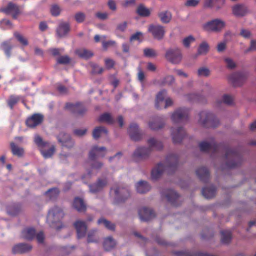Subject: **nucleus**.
<instances>
[{"label":"nucleus","instance_id":"nucleus-24","mask_svg":"<svg viewBox=\"0 0 256 256\" xmlns=\"http://www.w3.org/2000/svg\"><path fill=\"white\" fill-rule=\"evenodd\" d=\"M70 30V26L68 22H61L56 30V35L59 38L65 36Z\"/></svg>","mask_w":256,"mask_h":256},{"label":"nucleus","instance_id":"nucleus-26","mask_svg":"<svg viewBox=\"0 0 256 256\" xmlns=\"http://www.w3.org/2000/svg\"><path fill=\"white\" fill-rule=\"evenodd\" d=\"M164 123L160 117H156L152 120L148 124L150 128L153 130H158L162 128Z\"/></svg>","mask_w":256,"mask_h":256},{"label":"nucleus","instance_id":"nucleus-4","mask_svg":"<svg viewBox=\"0 0 256 256\" xmlns=\"http://www.w3.org/2000/svg\"><path fill=\"white\" fill-rule=\"evenodd\" d=\"M64 216V214L62 208L58 206H54L48 211L47 216V222L52 227L58 230L62 227V225L61 224L60 226H54V224L60 222Z\"/></svg>","mask_w":256,"mask_h":256},{"label":"nucleus","instance_id":"nucleus-3","mask_svg":"<svg viewBox=\"0 0 256 256\" xmlns=\"http://www.w3.org/2000/svg\"><path fill=\"white\" fill-rule=\"evenodd\" d=\"M148 142L149 148L139 147L136 149L132 154L134 159L138 160L145 158L149 156L152 148L160 150L163 148L162 142L156 140L154 138H150Z\"/></svg>","mask_w":256,"mask_h":256},{"label":"nucleus","instance_id":"nucleus-37","mask_svg":"<svg viewBox=\"0 0 256 256\" xmlns=\"http://www.w3.org/2000/svg\"><path fill=\"white\" fill-rule=\"evenodd\" d=\"M10 146L13 155L18 157H22L24 155V150L22 148L18 146L14 142H10Z\"/></svg>","mask_w":256,"mask_h":256},{"label":"nucleus","instance_id":"nucleus-50","mask_svg":"<svg viewBox=\"0 0 256 256\" xmlns=\"http://www.w3.org/2000/svg\"><path fill=\"white\" fill-rule=\"evenodd\" d=\"M198 74L200 76L207 77L210 74V70L206 67H202L198 69Z\"/></svg>","mask_w":256,"mask_h":256},{"label":"nucleus","instance_id":"nucleus-33","mask_svg":"<svg viewBox=\"0 0 256 256\" xmlns=\"http://www.w3.org/2000/svg\"><path fill=\"white\" fill-rule=\"evenodd\" d=\"M60 194V190L56 188H53L49 189L44 192V194L50 200H56Z\"/></svg>","mask_w":256,"mask_h":256},{"label":"nucleus","instance_id":"nucleus-64","mask_svg":"<svg viewBox=\"0 0 256 256\" xmlns=\"http://www.w3.org/2000/svg\"><path fill=\"white\" fill-rule=\"evenodd\" d=\"M96 16L100 20H104L108 18V14L107 12H98L96 14Z\"/></svg>","mask_w":256,"mask_h":256},{"label":"nucleus","instance_id":"nucleus-15","mask_svg":"<svg viewBox=\"0 0 256 256\" xmlns=\"http://www.w3.org/2000/svg\"><path fill=\"white\" fill-rule=\"evenodd\" d=\"M106 152V149L105 147H98L96 146H94L89 153V158L94 160L98 158L104 156Z\"/></svg>","mask_w":256,"mask_h":256},{"label":"nucleus","instance_id":"nucleus-22","mask_svg":"<svg viewBox=\"0 0 256 256\" xmlns=\"http://www.w3.org/2000/svg\"><path fill=\"white\" fill-rule=\"evenodd\" d=\"M107 184L108 180L106 178H98L96 182L89 186L90 192L92 193H96L102 190Z\"/></svg>","mask_w":256,"mask_h":256},{"label":"nucleus","instance_id":"nucleus-20","mask_svg":"<svg viewBox=\"0 0 256 256\" xmlns=\"http://www.w3.org/2000/svg\"><path fill=\"white\" fill-rule=\"evenodd\" d=\"M128 132L130 138L134 141H138L142 138V134L140 132L138 126L136 124H132L128 129Z\"/></svg>","mask_w":256,"mask_h":256},{"label":"nucleus","instance_id":"nucleus-6","mask_svg":"<svg viewBox=\"0 0 256 256\" xmlns=\"http://www.w3.org/2000/svg\"><path fill=\"white\" fill-rule=\"evenodd\" d=\"M189 116V110L186 108H180L172 114L171 118L174 123H182L188 121Z\"/></svg>","mask_w":256,"mask_h":256},{"label":"nucleus","instance_id":"nucleus-59","mask_svg":"<svg viewBox=\"0 0 256 256\" xmlns=\"http://www.w3.org/2000/svg\"><path fill=\"white\" fill-rule=\"evenodd\" d=\"M186 97L189 101L198 102L200 98V96L196 94H188L186 95Z\"/></svg>","mask_w":256,"mask_h":256},{"label":"nucleus","instance_id":"nucleus-45","mask_svg":"<svg viewBox=\"0 0 256 256\" xmlns=\"http://www.w3.org/2000/svg\"><path fill=\"white\" fill-rule=\"evenodd\" d=\"M20 98L18 96L12 95L10 96L8 100V104L12 110L14 105H16L20 100Z\"/></svg>","mask_w":256,"mask_h":256},{"label":"nucleus","instance_id":"nucleus-44","mask_svg":"<svg viewBox=\"0 0 256 256\" xmlns=\"http://www.w3.org/2000/svg\"><path fill=\"white\" fill-rule=\"evenodd\" d=\"M20 211V204H15L8 208V213L11 216H16Z\"/></svg>","mask_w":256,"mask_h":256},{"label":"nucleus","instance_id":"nucleus-5","mask_svg":"<svg viewBox=\"0 0 256 256\" xmlns=\"http://www.w3.org/2000/svg\"><path fill=\"white\" fill-rule=\"evenodd\" d=\"M199 116L198 122L204 127L216 128L220 124L218 120L211 112L202 111L199 114Z\"/></svg>","mask_w":256,"mask_h":256},{"label":"nucleus","instance_id":"nucleus-13","mask_svg":"<svg viewBox=\"0 0 256 256\" xmlns=\"http://www.w3.org/2000/svg\"><path fill=\"white\" fill-rule=\"evenodd\" d=\"M115 194L114 200L116 203L124 202L130 196L127 188H116L114 189Z\"/></svg>","mask_w":256,"mask_h":256},{"label":"nucleus","instance_id":"nucleus-28","mask_svg":"<svg viewBox=\"0 0 256 256\" xmlns=\"http://www.w3.org/2000/svg\"><path fill=\"white\" fill-rule=\"evenodd\" d=\"M72 206L79 212H85L86 209V204L83 200L78 197H76L74 199Z\"/></svg>","mask_w":256,"mask_h":256},{"label":"nucleus","instance_id":"nucleus-9","mask_svg":"<svg viewBox=\"0 0 256 256\" xmlns=\"http://www.w3.org/2000/svg\"><path fill=\"white\" fill-rule=\"evenodd\" d=\"M247 78V74L244 72H237L230 74L228 78L229 82L234 86H240L243 84Z\"/></svg>","mask_w":256,"mask_h":256},{"label":"nucleus","instance_id":"nucleus-57","mask_svg":"<svg viewBox=\"0 0 256 256\" xmlns=\"http://www.w3.org/2000/svg\"><path fill=\"white\" fill-rule=\"evenodd\" d=\"M60 8L58 5H52L50 8V12L54 16H58L60 14Z\"/></svg>","mask_w":256,"mask_h":256},{"label":"nucleus","instance_id":"nucleus-19","mask_svg":"<svg viewBox=\"0 0 256 256\" xmlns=\"http://www.w3.org/2000/svg\"><path fill=\"white\" fill-rule=\"evenodd\" d=\"M138 215L142 221H148L155 216L153 210L143 207L138 210Z\"/></svg>","mask_w":256,"mask_h":256},{"label":"nucleus","instance_id":"nucleus-1","mask_svg":"<svg viewBox=\"0 0 256 256\" xmlns=\"http://www.w3.org/2000/svg\"><path fill=\"white\" fill-rule=\"evenodd\" d=\"M200 150L202 152H212L214 153L224 152L226 165L228 168H235L240 166L242 162L240 152L236 150L231 149L222 144H217L214 141L208 142L205 141L199 144Z\"/></svg>","mask_w":256,"mask_h":256},{"label":"nucleus","instance_id":"nucleus-61","mask_svg":"<svg viewBox=\"0 0 256 256\" xmlns=\"http://www.w3.org/2000/svg\"><path fill=\"white\" fill-rule=\"evenodd\" d=\"M104 70L102 67L99 66L98 65L94 64L92 66V73L94 74H100Z\"/></svg>","mask_w":256,"mask_h":256},{"label":"nucleus","instance_id":"nucleus-16","mask_svg":"<svg viewBox=\"0 0 256 256\" xmlns=\"http://www.w3.org/2000/svg\"><path fill=\"white\" fill-rule=\"evenodd\" d=\"M171 132L172 140L174 144L181 142L186 134L185 130L182 127H178L176 129L172 128Z\"/></svg>","mask_w":256,"mask_h":256},{"label":"nucleus","instance_id":"nucleus-53","mask_svg":"<svg viewBox=\"0 0 256 256\" xmlns=\"http://www.w3.org/2000/svg\"><path fill=\"white\" fill-rule=\"evenodd\" d=\"M34 142L36 145L40 148L45 147L48 144L47 142H44L42 140V138L39 136H36L34 138Z\"/></svg>","mask_w":256,"mask_h":256},{"label":"nucleus","instance_id":"nucleus-10","mask_svg":"<svg viewBox=\"0 0 256 256\" xmlns=\"http://www.w3.org/2000/svg\"><path fill=\"white\" fill-rule=\"evenodd\" d=\"M161 194L162 197H165L172 206H177L180 205L178 202L180 196L174 190L171 189L163 190L161 192Z\"/></svg>","mask_w":256,"mask_h":256},{"label":"nucleus","instance_id":"nucleus-35","mask_svg":"<svg viewBox=\"0 0 256 256\" xmlns=\"http://www.w3.org/2000/svg\"><path fill=\"white\" fill-rule=\"evenodd\" d=\"M22 237L28 240H32L36 236V230L32 228H28L22 232Z\"/></svg>","mask_w":256,"mask_h":256},{"label":"nucleus","instance_id":"nucleus-42","mask_svg":"<svg viewBox=\"0 0 256 256\" xmlns=\"http://www.w3.org/2000/svg\"><path fill=\"white\" fill-rule=\"evenodd\" d=\"M98 223L99 224H103L106 228L110 230H114L115 229V225L106 219L100 218L98 220Z\"/></svg>","mask_w":256,"mask_h":256},{"label":"nucleus","instance_id":"nucleus-18","mask_svg":"<svg viewBox=\"0 0 256 256\" xmlns=\"http://www.w3.org/2000/svg\"><path fill=\"white\" fill-rule=\"evenodd\" d=\"M78 238H81L85 236L87 230V226L85 222L78 220L74 224Z\"/></svg>","mask_w":256,"mask_h":256},{"label":"nucleus","instance_id":"nucleus-48","mask_svg":"<svg viewBox=\"0 0 256 256\" xmlns=\"http://www.w3.org/2000/svg\"><path fill=\"white\" fill-rule=\"evenodd\" d=\"M208 51V45L206 42H202L200 46L198 49L199 54H205Z\"/></svg>","mask_w":256,"mask_h":256},{"label":"nucleus","instance_id":"nucleus-60","mask_svg":"<svg viewBox=\"0 0 256 256\" xmlns=\"http://www.w3.org/2000/svg\"><path fill=\"white\" fill-rule=\"evenodd\" d=\"M222 100L224 104L230 105L232 104L233 98L228 94H224L222 96Z\"/></svg>","mask_w":256,"mask_h":256},{"label":"nucleus","instance_id":"nucleus-56","mask_svg":"<svg viewBox=\"0 0 256 256\" xmlns=\"http://www.w3.org/2000/svg\"><path fill=\"white\" fill-rule=\"evenodd\" d=\"M74 18L77 22L81 23L84 20L86 15L84 12H78L76 14Z\"/></svg>","mask_w":256,"mask_h":256},{"label":"nucleus","instance_id":"nucleus-36","mask_svg":"<svg viewBox=\"0 0 256 256\" xmlns=\"http://www.w3.org/2000/svg\"><path fill=\"white\" fill-rule=\"evenodd\" d=\"M158 16L162 23H169L172 18V13L168 11H162L158 14Z\"/></svg>","mask_w":256,"mask_h":256},{"label":"nucleus","instance_id":"nucleus-27","mask_svg":"<svg viewBox=\"0 0 256 256\" xmlns=\"http://www.w3.org/2000/svg\"><path fill=\"white\" fill-rule=\"evenodd\" d=\"M233 14L238 17H242L246 14L247 13L246 8L242 4H236L232 7Z\"/></svg>","mask_w":256,"mask_h":256},{"label":"nucleus","instance_id":"nucleus-46","mask_svg":"<svg viewBox=\"0 0 256 256\" xmlns=\"http://www.w3.org/2000/svg\"><path fill=\"white\" fill-rule=\"evenodd\" d=\"M96 230H91L88 233L87 238V242L88 243H96L98 242V240L96 236Z\"/></svg>","mask_w":256,"mask_h":256},{"label":"nucleus","instance_id":"nucleus-25","mask_svg":"<svg viewBox=\"0 0 256 256\" xmlns=\"http://www.w3.org/2000/svg\"><path fill=\"white\" fill-rule=\"evenodd\" d=\"M196 174L200 180L204 182H207L210 178L209 171L205 167H201L197 169Z\"/></svg>","mask_w":256,"mask_h":256},{"label":"nucleus","instance_id":"nucleus-21","mask_svg":"<svg viewBox=\"0 0 256 256\" xmlns=\"http://www.w3.org/2000/svg\"><path fill=\"white\" fill-rule=\"evenodd\" d=\"M58 140L64 147L69 148H72L74 146V142L70 138L69 134H67L64 132L60 134L58 136Z\"/></svg>","mask_w":256,"mask_h":256},{"label":"nucleus","instance_id":"nucleus-12","mask_svg":"<svg viewBox=\"0 0 256 256\" xmlns=\"http://www.w3.org/2000/svg\"><path fill=\"white\" fill-rule=\"evenodd\" d=\"M148 30L153 37L158 40L162 39L166 32L164 27L160 24H150Z\"/></svg>","mask_w":256,"mask_h":256},{"label":"nucleus","instance_id":"nucleus-58","mask_svg":"<svg viewBox=\"0 0 256 256\" xmlns=\"http://www.w3.org/2000/svg\"><path fill=\"white\" fill-rule=\"evenodd\" d=\"M224 62L226 64V67L230 69H233L236 68V64L234 61L230 58H226Z\"/></svg>","mask_w":256,"mask_h":256},{"label":"nucleus","instance_id":"nucleus-47","mask_svg":"<svg viewBox=\"0 0 256 256\" xmlns=\"http://www.w3.org/2000/svg\"><path fill=\"white\" fill-rule=\"evenodd\" d=\"M55 151V148L54 146H52L48 150H40V152L43 156L45 158H48L51 157Z\"/></svg>","mask_w":256,"mask_h":256},{"label":"nucleus","instance_id":"nucleus-43","mask_svg":"<svg viewBox=\"0 0 256 256\" xmlns=\"http://www.w3.org/2000/svg\"><path fill=\"white\" fill-rule=\"evenodd\" d=\"M1 48L4 51L5 54L10 57V51L12 49V46L8 42H4L1 44Z\"/></svg>","mask_w":256,"mask_h":256},{"label":"nucleus","instance_id":"nucleus-2","mask_svg":"<svg viewBox=\"0 0 256 256\" xmlns=\"http://www.w3.org/2000/svg\"><path fill=\"white\" fill-rule=\"evenodd\" d=\"M178 156L176 154L168 156L164 165L162 163H159L152 170V178L156 180L162 176L164 170H166L170 174L174 172L178 168Z\"/></svg>","mask_w":256,"mask_h":256},{"label":"nucleus","instance_id":"nucleus-30","mask_svg":"<svg viewBox=\"0 0 256 256\" xmlns=\"http://www.w3.org/2000/svg\"><path fill=\"white\" fill-rule=\"evenodd\" d=\"M108 130L105 127L100 126L96 127L94 130L92 136L94 139L97 140L101 136H106L108 135Z\"/></svg>","mask_w":256,"mask_h":256},{"label":"nucleus","instance_id":"nucleus-11","mask_svg":"<svg viewBox=\"0 0 256 256\" xmlns=\"http://www.w3.org/2000/svg\"><path fill=\"white\" fill-rule=\"evenodd\" d=\"M225 26V22L219 19L209 21L204 26V29L208 32L220 31Z\"/></svg>","mask_w":256,"mask_h":256},{"label":"nucleus","instance_id":"nucleus-39","mask_svg":"<svg viewBox=\"0 0 256 256\" xmlns=\"http://www.w3.org/2000/svg\"><path fill=\"white\" fill-rule=\"evenodd\" d=\"M98 120L100 122H105L110 124H112L114 122V119L108 113H104L100 115L98 118Z\"/></svg>","mask_w":256,"mask_h":256},{"label":"nucleus","instance_id":"nucleus-62","mask_svg":"<svg viewBox=\"0 0 256 256\" xmlns=\"http://www.w3.org/2000/svg\"><path fill=\"white\" fill-rule=\"evenodd\" d=\"M240 34L242 36L245 38H249L252 35L250 32L246 29H242L240 30Z\"/></svg>","mask_w":256,"mask_h":256},{"label":"nucleus","instance_id":"nucleus-34","mask_svg":"<svg viewBox=\"0 0 256 256\" xmlns=\"http://www.w3.org/2000/svg\"><path fill=\"white\" fill-rule=\"evenodd\" d=\"M166 94V91L165 90H163L157 94L155 102V106L156 108L158 109L161 108V104L163 102Z\"/></svg>","mask_w":256,"mask_h":256},{"label":"nucleus","instance_id":"nucleus-32","mask_svg":"<svg viewBox=\"0 0 256 256\" xmlns=\"http://www.w3.org/2000/svg\"><path fill=\"white\" fill-rule=\"evenodd\" d=\"M74 52L80 58L86 60L92 57L94 55L93 53L91 51L85 48L76 49L75 50Z\"/></svg>","mask_w":256,"mask_h":256},{"label":"nucleus","instance_id":"nucleus-51","mask_svg":"<svg viewBox=\"0 0 256 256\" xmlns=\"http://www.w3.org/2000/svg\"><path fill=\"white\" fill-rule=\"evenodd\" d=\"M144 56L148 58L154 57L157 56V54L156 51L150 48H146L144 50Z\"/></svg>","mask_w":256,"mask_h":256},{"label":"nucleus","instance_id":"nucleus-17","mask_svg":"<svg viewBox=\"0 0 256 256\" xmlns=\"http://www.w3.org/2000/svg\"><path fill=\"white\" fill-rule=\"evenodd\" d=\"M44 116L40 114H34L26 120V126L31 128H34L40 124L43 121Z\"/></svg>","mask_w":256,"mask_h":256},{"label":"nucleus","instance_id":"nucleus-41","mask_svg":"<svg viewBox=\"0 0 256 256\" xmlns=\"http://www.w3.org/2000/svg\"><path fill=\"white\" fill-rule=\"evenodd\" d=\"M232 239V233L230 230L221 231V240L224 244H228Z\"/></svg>","mask_w":256,"mask_h":256},{"label":"nucleus","instance_id":"nucleus-7","mask_svg":"<svg viewBox=\"0 0 256 256\" xmlns=\"http://www.w3.org/2000/svg\"><path fill=\"white\" fill-rule=\"evenodd\" d=\"M165 58L168 61L173 64H178L182 61V54L179 48H171L166 51Z\"/></svg>","mask_w":256,"mask_h":256},{"label":"nucleus","instance_id":"nucleus-49","mask_svg":"<svg viewBox=\"0 0 256 256\" xmlns=\"http://www.w3.org/2000/svg\"><path fill=\"white\" fill-rule=\"evenodd\" d=\"M14 36L18 40L23 46H26L28 44L27 40L18 32H14Z\"/></svg>","mask_w":256,"mask_h":256},{"label":"nucleus","instance_id":"nucleus-55","mask_svg":"<svg viewBox=\"0 0 256 256\" xmlns=\"http://www.w3.org/2000/svg\"><path fill=\"white\" fill-rule=\"evenodd\" d=\"M175 79L172 76H166L162 82V85H171L174 82Z\"/></svg>","mask_w":256,"mask_h":256},{"label":"nucleus","instance_id":"nucleus-52","mask_svg":"<svg viewBox=\"0 0 256 256\" xmlns=\"http://www.w3.org/2000/svg\"><path fill=\"white\" fill-rule=\"evenodd\" d=\"M70 58L68 56H63L57 59V62L59 64H66L70 62Z\"/></svg>","mask_w":256,"mask_h":256},{"label":"nucleus","instance_id":"nucleus-38","mask_svg":"<svg viewBox=\"0 0 256 256\" xmlns=\"http://www.w3.org/2000/svg\"><path fill=\"white\" fill-rule=\"evenodd\" d=\"M116 244L115 240L111 236H108L105 238L103 246L104 250L106 251L110 250L113 248Z\"/></svg>","mask_w":256,"mask_h":256},{"label":"nucleus","instance_id":"nucleus-29","mask_svg":"<svg viewBox=\"0 0 256 256\" xmlns=\"http://www.w3.org/2000/svg\"><path fill=\"white\" fill-rule=\"evenodd\" d=\"M216 188L214 186L204 188L202 193L203 196L208 199L214 198L216 195Z\"/></svg>","mask_w":256,"mask_h":256},{"label":"nucleus","instance_id":"nucleus-40","mask_svg":"<svg viewBox=\"0 0 256 256\" xmlns=\"http://www.w3.org/2000/svg\"><path fill=\"white\" fill-rule=\"evenodd\" d=\"M136 12L139 16L144 17L148 16L150 14L149 9L145 7L142 4H140L138 6Z\"/></svg>","mask_w":256,"mask_h":256},{"label":"nucleus","instance_id":"nucleus-14","mask_svg":"<svg viewBox=\"0 0 256 256\" xmlns=\"http://www.w3.org/2000/svg\"><path fill=\"white\" fill-rule=\"evenodd\" d=\"M1 11L6 14H12L14 19L17 18L20 12L19 6L12 2H10L6 6L2 9Z\"/></svg>","mask_w":256,"mask_h":256},{"label":"nucleus","instance_id":"nucleus-63","mask_svg":"<svg viewBox=\"0 0 256 256\" xmlns=\"http://www.w3.org/2000/svg\"><path fill=\"white\" fill-rule=\"evenodd\" d=\"M104 62L106 66L108 69L112 68L115 64L114 60L110 58L106 59Z\"/></svg>","mask_w":256,"mask_h":256},{"label":"nucleus","instance_id":"nucleus-31","mask_svg":"<svg viewBox=\"0 0 256 256\" xmlns=\"http://www.w3.org/2000/svg\"><path fill=\"white\" fill-rule=\"evenodd\" d=\"M136 188L138 192L144 194L150 190V186L146 182L140 180L136 184Z\"/></svg>","mask_w":256,"mask_h":256},{"label":"nucleus","instance_id":"nucleus-8","mask_svg":"<svg viewBox=\"0 0 256 256\" xmlns=\"http://www.w3.org/2000/svg\"><path fill=\"white\" fill-rule=\"evenodd\" d=\"M65 109L76 116H82L87 110L84 104L80 102H68L65 106Z\"/></svg>","mask_w":256,"mask_h":256},{"label":"nucleus","instance_id":"nucleus-54","mask_svg":"<svg viewBox=\"0 0 256 256\" xmlns=\"http://www.w3.org/2000/svg\"><path fill=\"white\" fill-rule=\"evenodd\" d=\"M195 41V38L192 36L185 38L182 40V44L186 48H189L191 43Z\"/></svg>","mask_w":256,"mask_h":256},{"label":"nucleus","instance_id":"nucleus-23","mask_svg":"<svg viewBox=\"0 0 256 256\" xmlns=\"http://www.w3.org/2000/svg\"><path fill=\"white\" fill-rule=\"evenodd\" d=\"M32 246L31 245L20 243L15 245L12 249V253L14 254H24L31 250Z\"/></svg>","mask_w":256,"mask_h":256}]
</instances>
